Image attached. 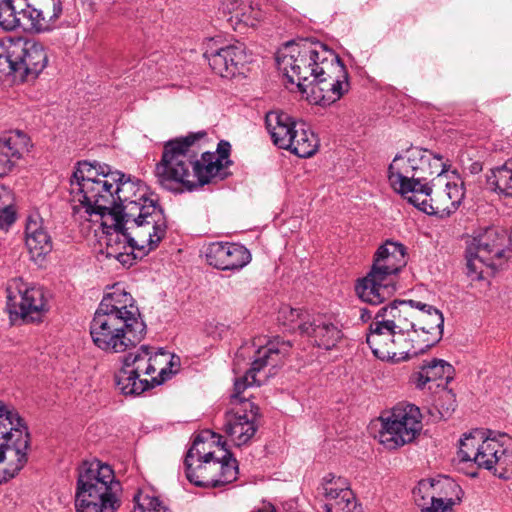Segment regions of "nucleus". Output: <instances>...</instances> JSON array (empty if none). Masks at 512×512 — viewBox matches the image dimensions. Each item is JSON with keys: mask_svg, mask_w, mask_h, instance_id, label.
Segmentation results:
<instances>
[{"mask_svg": "<svg viewBox=\"0 0 512 512\" xmlns=\"http://www.w3.org/2000/svg\"><path fill=\"white\" fill-rule=\"evenodd\" d=\"M291 344L279 338L260 346L254 355L250 369L234 383L231 395L233 408L225 414L224 430L234 445H246L258 430L259 408L250 400L240 398V394L249 387L260 386L267 378L276 373L289 354Z\"/></svg>", "mask_w": 512, "mask_h": 512, "instance_id": "obj_1", "label": "nucleus"}, {"mask_svg": "<svg viewBox=\"0 0 512 512\" xmlns=\"http://www.w3.org/2000/svg\"><path fill=\"white\" fill-rule=\"evenodd\" d=\"M120 177L113 186V196L115 200V210L111 216L119 226L121 220L130 223L135 235L141 238L147 236V230L150 225H154L161 233L167 229V221L162 208L156 201L145 197V191L141 189L138 182H134L129 176L119 171L113 172Z\"/></svg>", "mask_w": 512, "mask_h": 512, "instance_id": "obj_2", "label": "nucleus"}, {"mask_svg": "<svg viewBox=\"0 0 512 512\" xmlns=\"http://www.w3.org/2000/svg\"><path fill=\"white\" fill-rule=\"evenodd\" d=\"M172 359L167 352L142 345L123 357L122 367L115 374L116 386L124 395H140L170 377Z\"/></svg>", "mask_w": 512, "mask_h": 512, "instance_id": "obj_3", "label": "nucleus"}, {"mask_svg": "<svg viewBox=\"0 0 512 512\" xmlns=\"http://www.w3.org/2000/svg\"><path fill=\"white\" fill-rule=\"evenodd\" d=\"M337 56L321 42L303 39L287 43L278 51L276 61L288 81L306 92L332 62L337 61Z\"/></svg>", "mask_w": 512, "mask_h": 512, "instance_id": "obj_4", "label": "nucleus"}, {"mask_svg": "<svg viewBox=\"0 0 512 512\" xmlns=\"http://www.w3.org/2000/svg\"><path fill=\"white\" fill-rule=\"evenodd\" d=\"M120 492L111 466L98 460L83 462L75 493L76 512H116L121 505Z\"/></svg>", "mask_w": 512, "mask_h": 512, "instance_id": "obj_5", "label": "nucleus"}, {"mask_svg": "<svg viewBox=\"0 0 512 512\" xmlns=\"http://www.w3.org/2000/svg\"><path fill=\"white\" fill-rule=\"evenodd\" d=\"M406 264L404 245L386 241L377 249L369 273L357 281L355 291L359 298L371 305L389 299L396 290L395 277Z\"/></svg>", "mask_w": 512, "mask_h": 512, "instance_id": "obj_6", "label": "nucleus"}, {"mask_svg": "<svg viewBox=\"0 0 512 512\" xmlns=\"http://www.w3.org/2000/svg\"><path fill=\"white\" fill-rule=\"evenodd\" d=\"M204 136V132H199L164 143L161 159L154 170L157 182L163 188L175 190L181 186L186 190H193L195 175L192 145Z\"/></svg>", "mask_w": 512, "mask_h": 512, "instance_id": "obj_7", "label": "nucleus"}, {"mask_svg": "<svg viewBox=\"0 0 512 512\" xmlns=\"http://www.w3.org/2000/svg\"><path fill=\"white\" fill-rule=\"evenodd\" d=\"M458 455L461 461H473L487 470L512 471V437L506 433L485 436L476 430L460 440Z\"/></svg>", "mask_w": 512, "mask_h": 512, "instance_id": "obj_8", "label": "nucleus"}, {"mask_svg": "<svg viewBox=\"0 0 512 512\" xmlns=\"http://www.w3.org/2000/svg\"><path fill=\"white\" fill-rule=\"evenodd\" d=\"M90 335L100 350L106 353H124L144 339L146 324L95 313L90 323Z\"/></svg>", "mask_w": 512, "mask_h": 512, "instance_id": "obj_9", "label": "nucleus"}, {"mask_svg": "<svg viewBox=\"0 0 512 512\" xmlns=\"http://www.w3.org/2000/svg\"><path fill=\"white\" fill-rule=\"evenodd\" d=\"M121 221L119 226L114 221V232L107 236L105 253L108 258L117 260L124 267H130L136 259L143 258L158 246L167 229L158 233L159 230L150 225L144 242H141V238L135 235L133 228H130V223Z\"/></svg>", "mask_w": 512, "mask_h": 512, "instance_id": "obj_10", "label": "nucleus"}, {"mask_svg": "<svg viewBox=\"0 0 512 512\" xmlns=\"http://www.w3.org/2000/svg\"><path fill=\"white\" fill-rule=\"evenodd\" d=\"M120 179L117 174L103 173L98 181L71 184L72 201L78 202L72 205L73 215L80 214L86 220L92 214L111 215L115 210L113 186Z\"/></svg>", "mask_w": 512, "mask_h": 512, "instance_id": "obj_11", "label": "nucleus"}, {"mask_svg": "<svg viewBox=\"0 0 512 512\" xmlns=\"http://www.w3.org/2000/svg\"><path fill=\"white\" fill-rule=\"evenodd\" d=\"M422 430L420 409L408 403H399L391 415L383 419L380 441L389 449L411 443Z\"/></svg>", "mask_w": 512, "mask_h": 512, "instance_id": "obj_12", "label": "nucleus"}, {"mask_svg": "<svg viewBox=\"0 0 512 512\" xmlns=\"http://www.w3.org/2000/svg\"><path fill=\"white\" fill-rule=\"evenodd\" d=\"M415 505L421 512H453L462 499V489L452 479H422L412 491Z\"/></svg>", "mask_w": 512, "mask_h": 512, "instance_id": "obj_13", "label": "nucleus"}, {"mask_svg": "<svg viewBox=\"0 0 512 512\" xmlns=\"http://www.w3.org/2000/svg\"><path fill=\"white\" fill-rule=\"evenodd\" d=\"M184 465L187 479L198 487H223L234 482L238 476V462L226 449L221 457L198 459Z\"/></svg>", "mask_w": 512, "mask_h": 512, "instance_id": "obj_14", "label": "nucleus"}, {"mask_svg": "<svg viewBox=\"0 0 512 512\" xmlns=\"http://www.w3.org/2000/svg\"><path fill=\"white\" fill-rule=\"evenodd\" d=\"M366 342L372 353L381 360L398 363L418 356L412 344L413 339L402 337V334L375 316L370 323Z\"/></svg>", "mask_w": 512, "mask_h": 512, "instance_id": "obj_15", "label": "nucleus"}, {"mask_svg": "<svg viewBox=\"0 0 512 512\" xmlns=\"http://www.w3.org/2000/svg\"><path fill=\"white\" fill-rule=\"evenodd\" d=\"M413 346L417 355L426 352L435 345L443 335L444 317L436 307L413 300Z\"/></svg>", "mask_w": 512, "mask_h": 512, "instance_id": "obj_16", "label": "nucleus"}, {"mask_svg": "<svg viewBox=\"0 0 512 512\" xmlns=\"http://www.w3.org/2000/svg\"><path fill=\"white\" fill-rule=\"evenodd\" d=\"M7 306L11 313L27 321H39L48 310L42 288L29 287L21 280H13L7 287Z\"/></svg>", "mask_w": 512, "mask_h": 512, "instance_id": "obj_17", "label": "nucleus"}, {"mask_svg": "<svg viewBox=\"0 0 512 512\" xmlns=\"http://www.w3.org/2000/svg\"><path fill=\"white\" fill-rule=\"evenodd\" d=\"M311 93L320 105H331L349 90L348 72L337 56V61L323 72L310 86Z\"/></svg>", "mask_w": 512, "mask_h": 512, "instance_id": "obj_18", "label": "nucleus"}, {"mask_svg": "<svg viewBox=\"0 0 512 512\" xmlns=\"http://www.w3.org/2000/svg\"><path fill=\"white\" fill-rule=\"evenodd\" d=\"M16 78L21 81L35 79L47 66L48 54L43 44L21 37L14 38Z\"/></svg>", "mask_w": 512, "mask_h": 512, "instance_id": "obj_19", "label": "nucleus"}, {"mask_svg": "<svg viewBox=\"0 0 512 512\" xmlns=\"http://www.w3.org/2000/svg\"><path fill=\"white\" fill-rule=\"evenodd\" d=\"M13 433H16V437L10 441L7 436L4 438L6 442L0 446V464L7 461V465L0 468V483L15 477L27 463L29 441L26 428L16 427Z\"/></svg>", "mask_w": 512, "mask_h": 512, "instance_id": "obj_20", "label": "nucleus"}, {"mask_svg": "<svg viewBox=\"0 0 512 512\" xmlns=\"http://www.w3.org/2000/svg\"><path fill=\"white\" fill-rule=\"evenodd\" d=\"M298 331L314 342L315 345L324 349H331L336 346L342 338V331L338 323L327 315H313L307 321L298 325Z\"/></svg>", "mask_w": 512, "mask_h": 512, "instance_id": "obj_21", "label": "nucleus"}, {"mask_svg": "<svg viewBox=\"0 0 512 512\" xmlns=\"http://www.w3.org/2000/svg\"><path fill=\"white\" fill-rule=\"evenodd\" d=\"M207 262L220 270H238L247 265L251 254L243 245L214 242L206 249Z\"/></svg>", "mask_w": 512, "mask_h": 512, "instance_id": "obj_22", "label": "nucleus"}, {"mask_svg": "<svg viewBox=\"0 0 512 512\" xmlns=\"http://www.w3.org/2000/svg\"><path fill=\"white\" fill-rule=\"evenodd\" d=\"M204 57L216 74L226 78L233 77L239 66L247 62L245 45L241 42L217 49H207Z\"/></svg>", "mask_w": 512, "mask_h": 512, "instance_id": "obj_23", "label": "nucleus"}, {"mask_svg": "<svg viewBox=\"0 0 512 512\" xmlns=\"http://www.w3.org/2000/svg\"><path fill=\"white\" fill-rule=\"evenodd\" d=\"M29 138L21 131L11 132L0 138V178L8 175L22 154L27 151ZM10 199V192L0 185V205Z\"/></svg>", "mask_w": 512, "mask_h": 512, "instance_id": "obj_24", "label": "nucleus"}, {"mask_svg": "<svg viewBox=\"0 0 512 512\" xmlns=\"http://www.w3.org/2000/svg\"><path fill=\"white\" fill-rule=\"evenodd\" d=\"M95 313L144 322L131 294L119 286H114L111 292L105 294Z\"/></svg>", "mask_w": 512, "mask_h": 512, "instance_id": "obj_25", "label": "nucleus"}, {"mask_svg": "<svg viewBox=\"0 0 512 512\" xmlns=\"http://www.w3.org/2000/svg\"><path fill=\"white\" fill-rule=\"evenodd\" d=\"M374 316L402 334V337L413 339V336L417 335L412 323L413 300H395L381 307Z\"/></svg>", "mask_w": 512, "mask_h": 512, "instance_id": "obj_26", "label": "nucleus"}, {"mask_svg": "<svg viewBox=\"0 0 512 512\" xmlns=\"http://www.w3.org/2000/svg\"><path fill=\"white\" fill-rule=\"evenodd\" d=\"M25 244L34 260L44 257L52 251V239L39 213L27 217L25 225Z\"/></svg>", "mask_w": 512, "mask_h": 512, "instance_id": "obj_27", "label": "nucleus"}, {"mask_svg": "<svg viewBox=\"0 0 512 512\" xmlns=\"http://www.w3.org/2000/svg\"><path fill=\"white\" fill-rule=\"evenodd\" d=\"M408 160L407 151L403 155H396L389 165L388 178L395 191L402 195L411 193L414 195L419 188L415 180V166H411Z\"/></svg>", "mask_w": 512, "mask_h": 512, "instance_id": "obj_28", "label": "nucleus"}, {"mask_svg": "<svg viewBox=\"0 0 512 512\" xmlns=\"http://www.w3.org/2000/svg\"><path fill=\"white\" fill-rule=\"evenodd\" d=\"M265 124L274 145L285 150L291 147L293 132L299 123H296L288 114L275 110L266 114Z\"/></svg>", "mask_w": 512, "mask_h": 512, "instance_id": "obj_29", "label": "nucleus"}, {"mask_svg": "<svg viewBox=\"0 0 512 512\" xmlns=\"http://www.w3.org/2000/svg\"><path fill=\"white\" fill-rule=\"evenodd\" d=\"M193 161L195 175L193 190L210 183L215 178L224 179L227 176V168L219 162L215 153L204 152L200 158H197V152L193 150Z\"/></svg>", "mask_w": 512, "mask_h": 512, "instance_id": "obj_30", "label": "nucleus"}, {"mask_svg": "<svg viewBox=\"0 0 512 512\" xmlns=\"http://www.w3.org/2000/svg\"><path fill=\"white\" fill-rule=\"evenodd\" d=\"M505 237L495 228H487L468 243L470 253H478L484 259L494 262L504 254Z\"/></svg>", "mask_w": 512, "mask_h": 512, "instance_id": "obj_31", "label": "nucleus"}, {"mask_svg": "<svg viewBox=\"0 0 512 512\" xmlns=\"http://www.w3.org/2000/svg\"><path fill=\"white\" fill-rule=\"evenodd\" d=\"M408 201L419 210L429 215L450 214L454 209H450V199L445 191L436 192L432 195L430 186H420L414 195L407 197Z\"/></svg>", "mask_w": 512, "mask_h": 512, "instance_id": "obj_32", "label": "nucleus"}, {"mask_svg": "<svg viewBox=\"0 0 512 512\" xmlns=\"http://www.w3.org/2000/svg\"><path fill=\"white\" fill-rule=\"evenodd\" d=\"M454 368L442 359H432L421 366L420 371L413 374V381L417 388L423 389L430 382L441 381L436 385L448 384L453 379Z\"/></svg>", "mask_w": 512, "mask_h": 512, "instance_id": "obj_33", "label": "nucleus"}, {"mask_svg": "<svg viewBox=\"0 0 512 512\" xmlns=\"http://www.w3.org/2000/svg\"><path fill=\"white\" fill-rule=\"evenodd\" d=\"M21 14V19H27L31 29L46 32L54 28L56 20L62 14V4L61 1H56L53 7L48 4L43 9H37L26 1V7Z\"/></svg>", "mask_w": 512, "mask_h": 512, "instance_id": "obj_34", "label": "nucleus"}, {"mask_svg": "<svg viewBox=\"0 0 512 512\" xmlns=\"http://www.w3.org/2000/svg\"><path fill=\"white\" fill-rule=\"evenodd\" d=\"M224 13L230 14L229 21L232 25L256 27L264 17L263 11L251 4L230 0L223 4Z\"/></svg>", "mask_w": 512, "mask_h": 512, "instance_id": "obj_35", "label": "nucleus"}, {"mask_svg": "<svg viewBox=\"0 0 512 512\" xmlns=\"http://www.w3.org/2000/svg\"><path fill=\"white\" fill-rule=\"evenodd\" d=\"M319 147L317 136L305 124L299 123L293 132V144L288 147L293 154L301 158L313 156Z\"/></svg>", "mask_w": 512, "mask_h": 512, "instance_id": "obj_36", "label": "nucleus"}, {"mask_svg": "<svg viewBox=\"0 0 512 512\" xmlns=\"http://www.w3.org/2000/svg\"><path fill=\"white\" fill-rule=\"evenodd\" d=\"M487 187L499 195L512 197V160L493 168L486 175Z\"/></svg>", "mask_w": 512, "mask_h": 512, "instance_id": "obj_37", "label": "nucleus"}, {"mask_svg": "<svg viewBox=\"0 0 512 512\" xmlns=\"http://www.w3.org/2000/svg\"><path fill=\"white\" fill-rule=\"evenodd\" d=\"M26 0H0V27L6 31L22 26L21 13Z\"/></svg>", "mask_w": 512, "mask_h": 512, "instance_id": "obj_38", "label": "nucleus"}, {"mask_svg": "<svg viewBox=\"0 0 512 512\" xmlns=\"http://www.w3.org/2000/svg\"><path fill=\"white\" fill-rule=\"evenodd\" d=\"M425 159L426 161L423 162V165L418 168V175L415 178L416 182L419 183L417 188H420V186H429L427 180L430 177H441L447 170V165L444 163L441 155L433 154L426 150Z\"/></svg>", "mask_w": 512, "mask_h": 512, "instance_id": "obj_39", "label": "nucleus"}, {"mask_svg": "<svg viewBox=\"0 0 512 512\" xmlns=\"http://www.w3.org/2000/svg\"><path fill=\"white\" fill-rule=\"evenodd\" d=\"M14 38L7 37L0 41V79L7 76L16 78Z\"/></svg>", "mask_w": 512, "mask_h": 512, "instance_id": "obj_40", "label": "nucleus"}, {"mask_svg": "<svg viewBox=\"0 0 512 512\" xmlns=\"http://www.w3.org/2000/svg\"><path fill=\"white\" fill-rule=\"evenodd\" d=\"M103 173H112L108 167H102L101 165L97 164L94 165L87 161L79 162L75 171L73 172V175L70 179V185L71 184H82L86 183V181H98V178Z\"/></svg>", "mask_w": 512, "mask_h": 512, "instance_id": "obj_41", "label": "nucleus"}, {"mask_svg": "<svg viewBox=\"0 0 512 512\" xmlns=\"http://www.w3.org/2000/svg\"><path fill=\"white\" fill-rule=\"evenodd\" d=\"M16 427H23L22 419L13 409H9L0 401V438L9 436V440H13L16 437L13 429Z\"/></svg>", "mask_w": 512, "mask_h": 512, "instance_id": "obj_42", "label": "nucleus"}, {"mask_svg": "<svg viewBox=\"0 0 512 512\" xmlns=\"http://www.w3.org/2000/svg\"><path fill=\"white\" fill-rule=\"evenodd\" d=\"M215 441H207L203 435H199L193 441L192 446L188 450L184 464L193 463L196 460H207L215 457V452L211 450Z\"/></svg>", "mask_w": 512, "mask_h": 512, "instance_id": "obj_43", "label": "nucleus"}, {"mask_svg": "<svg viewBox=\"0 0 512 512\" xmlns=\"http://www.w3.org/2000/svg\"><path fill=\"white\" fill-rule=\"evenodd\" d=\"M137 508L135 512H171L170 509L156 496L138 494L134 497Z\"/></svg>", "mask_w": 512, "mask_h": 512, "instance_id": "obj_44", "label": "nucleus"}, {"mask_svg": "<svg viewBox=\"0 0 512 512\" xmlns=\"http://www.w3.org/2000/svg\"><path fill=\"white\" fill-rule=\"evenodd\" d=\"M354 507V494L351 489H344L339 498L326 501L323 505L325 512H352Z\"/></svg>", "mask_w": 512, "mask_h": 512, "instance_id": "obj_45", "label": "nucleus"}, {"mask_svg": "<svg viewBox=\"0 0 512 512\" xmlns=\"http://www.w3.org/2000/svg\"><path fill=\"white\" fill-rule=\"evenodd\" d=\"M466 266H467V274L472 277V279H481L483 273V267H492L494 266V262L490 260L484 259L478 253H470L469 248H466Z\"/></svg>", "mask_w": 512, "mask_h": 512, "instance_id": "obj_46", "label": "nucleus"}, {"mask_svg": "<svg viewBox=\"0 0 512 512\" xmlns=\"http://www.w3.org/2000/svg\"><path fill=\"white\" fill-rule=\"evenodd\" d=\"M309 315H305L301 310L290 307H283L279 311L278 320L282 321L283 325L290 330H298V325L301 322L307 321Z\"/></svg>", "mask_w": 512, "mask_h": 512, "instance_id": "obj_47", "label": "nucleus"}, {"mask_svg": "<svg viewBox=\"0 0 512 512\" xmlns=\"http://www.w3.org/2000/svg\"><path fill=\"white\" fill-rule=\"evenodd\" d=\"M445 193L447 197L450 199V209H454V211L457 209V207L460 205L464 198V188L463 184L460 183H451L447 182L445 184Z\"/></svg>", "mask_w": 512, "mask_h": 512, "instance_id": "obj_48", "label": "nucleus"}, {"mask_svg": "<svg viewBox=\"0 0 512 512\" xmlns=\"http://www.w3.org/2000/svg\"><path fill=\"white\" fill-rule=\"evenodd\" d=\"M16 221V210L15 208L3 201L0 205V229L7 231Z\"/></svg>", "mask_w": 512, "mask_h": 512, "instance_id": "obj_49", "label": "nucleus"}, {"mask_svg": "<svg viewBox=\"0 0 512 512\" xmlns=\"http://www.w3.org/2000/svg\"><path fill=\"white\" fill-rule=\"evenodd\" d=\"M344 489H350L349 483L345 478L338 477L336 485H328L323 488V494L326 501L335 500L343 494Z\"/></svg>", "mask_w": 512, "mask_h": 512, "instance_id": "obj_50", "label": "nucleus"}, {"mask_svg": "<svg viewBox=\"0 0 512 512\" xmlns=\"http://www.w3.org/2000/svg\"><path fill=\"white\" fill-rule=\"evenodd\" d=\"M407 151L408 155V162H410L411 166H415V169L413 172H415V177L418 175V168H420L423 165V162L426 161L425 155L426 150L418 148V147H412Z\"/></svg>", "mask_w": 512, "mask_h": 512, "instance_id": "obj_51", "label": "nucleus"}, {"mask_svg": "<svg viewBox=\"0 0 512 512\" xmlns=\"http://www.w3.org/2000/svg\"><path fill=\"white\" fill-rule=\"evenodd\" d=\"M230 148L229 142L222 140L218 143L217 150L214 152L219 162L226 168L231 164V160L229 159Z\"/></svg>", "mask_w": 512, "mask_h": 512, "instance_id": "obj_52", "label": "nucleus"}, {"mask_svg": "<svg viewBox=\"0 0 512 512\" xmlns=\"http://www.w3.org/2000/svg\"><path fill=\"white\" fill-rule=\"evenodd\" d=\"M360 319L362 322H368L369 320L373 319L374 316L372 315V312L368 309H360Z\"/></svg>", "mask_w": 512, "mask_h": 512, "instance_id": "obj_53", "label": "nucleus"}, {"mask_svg": "<svg viewBox=\"0 0 512 512\" xmlns=\"http://www.w3.org/2000/svg\"><path fill=\"white\" fill-rule=\"evenodd\" d=\"M338 477H336L335 475L333 474H328L324 477V484H323V488L325 486H328V485H336V480H337Z\"/></svg>", "mask_w": 512, "mask_h": 512, "instance_id": "obj_54", "label": "nucleus"}, {"mask_svg": "<svg viewBox=\"0 0 512 512\" xmlns=\"http://www.w3.org/2000/svg\"><path fill=\"white\" fill-rule=\"evenodd\" d=\"M469 171L472 173V174H478L482 171V164L478 161L476 162H473L470 167H469Z\"/></svg>", "mask_w": 512, "mask_h": 512, "instance_id": "obj_55", "label": "nucleus"}, {"mask_svg": "<svg viewBox=\"0 0 512 512\" xmlns=\"http://www.w3.org/2000/svg\"><path fill=\"white\" fill-rule=\"evenodd\" d=\"M243 393H244V391L240 395H242ZM240 398H245V399L249 400V398H251V395H248V398L245 396H240Z\"/></svg>", "mask_w": 512, "mask_h": 512, "instance_id": "obj_56", "label": "nucleus"}, {"mask_svg": "<svg viewBox=\"0 0 512 512\" xmlns=\"http://www.w3.org/2000/svg\"><path fill=\"white\" fill-rule=\"evenodd\" d=\"M206 434H207V435H208V434H209V435H211V437H212V438H215V437H216L214 433L206 432Z\"/></svg>", "mask_w": 512, "mask_h": 512, "instance_id": "obj_57", "label": "nucleus"}, {"mask_svg": "<svg viewBox=\"0 0 512 512\" xmlns=\"http://www.w3.org/2000/svg\"><path fill=\"white\" fill-rule=\"evenodd\" d=\"M242 354H243V353H242V350H241V351H238V353H237V357H238L239 355H242Z\"/></svg>", "mask_w": 512, "mask_h": 512, "instance_id": "obj_58", "label": "nucleus"}]
</instances>
